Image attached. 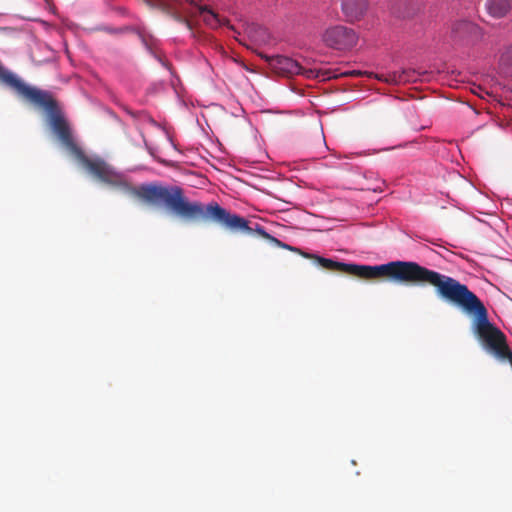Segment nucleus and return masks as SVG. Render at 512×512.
Masks as SVG:
<instances>
[{"instance_id":"obj_1","label":"nucleus","mask_w":512,"mask_h":512,"mask_svg":"<svg viewBox=\"0 0 512 512\" xmlns=\"http://www.w3.org/2000/svg\"><path fill=\"white\" fill-rule=\"evenodd\" d=\"M72 155L100 181L129 193L146 204L163 206L185 220L211 221L233 232H242L248 235L257 234L278 247L298 251V249L267 233L259 224H256L255 228L249 226L248 220L240 215L230 213L217 202H211L207 205L199 201L190 202L180 186L148 183L132 187L122 175L113 171L104 161L88 158L81 148H78V151H75Z\"/></svg>"},{"instance_id":"obj_2","label":"nucleus","mask_w":512,"mask_h":512,"mask_svg":"<svg viewBox=\"0 0 512 512\" xmlns=\"http://www.w3.org/2000/svg\"><path fill=\"white\" fill-rule=\"evenodd\" d=\"M417 285H430L443 299L460 306L465 312L476 318L475 333L497 358H508L511 363L512 352L509 350L505 334L489 322L488 312L482 301L465 284L458 280L425 267Z\"/></svg>"},{"instance_id":"obj_3","label":"nucleus","mask_w":512,"mask_h":512,"mask_svg":"<svg viewBox=\"0 0 512 512\" xmlns=\"http://www.w3.org/2000/svg\"><path fill=\"white\" fill-rule=\"evenodd\" d=\"M301 255L304 258L314 260L326 270L338 271L366 280L386 278L392 282L409 285H417L425 269L424 266L414 261L397 260L370 266L338 262L307 252H301Z\"/></svg>"},{"instance_id":"obj_4","label":"nucleus","mask_w":512,"mask_h":512,"mask_svg":"<svg viewBox=\"0 0 512 512\" xmlns=\"http://www.w3.org/2000/svg\"><path fill=\"white\" fill-rule=\"evenodd\" d=\"M23 99L36 107L44 109L49 115L51 128L61 143L71 154L78 151L80 147L74 142L70 127L62 116L57 101L49 91L32 87Z\"/></svg>"},{"instance_id":"obj_5","label":"nucleus","mask_w":512,"mask_h":512,"mask_svg":"<svg viewBox=\"0 0 512 512\" xmlns=\"http://www.w3.org/2000/svg\"><path fill=\"white\" fill-rule=\"evenodd\" d=\"M170 9L177 17H179V15L190 18L201 16L203 20L213 28L224 25L226 22V20L221 19L214 11L208 9L207 6L198 5L194 0H184L181 3L175 1L170 4Z\"/></svg>"},{"instance_id":"obj_6","label":"nucleus","mask_w":512,"mask_h":512,"mask_svg":"<svg viewBox=\"0 0 512 512\" xmlns=\"http://www.w3.org/2000/svg\"><path fill=\"white\" fill-rule=\"evenodd\" d=\"M322 40L329 48L344 51L353 48L357 44L358 35L352 28L335 25L324 31Z\"/></svg>"},{"instance_id":"obj_7","label":"nucleus","mask_w":512,"mask_h":512,"mask_svg":"<svg viewBox=\"0 0 512 512\" xmlns=\"http://www.w3.org/2000/svg\"><path fill=\"white\" fill-rule=\"evenodd\" d=\"M482 35V29L477 24L467 20L456 21L451 27V36L455 40L473 43L480 40Z\"/></svg>"},{"instance_id":"obj_8","label":"nucleus","mask_w":512,"mask_h":512,"mask_svg":"<svg viewBox=\"0 0 512 512\" xmlns=\"http://www.w3.org/2000/svg\"><path fill=\"white\" fill-rule=\"evenodd\" d=\"M270 68L281 76L290 77L293 75H299L301 72V65L294 59L276 55L272 57H266Z\"/></svg>"},{"instance_id":"obj_9","label":"nucleus","mask_w":512,"mask_h":512,"mask_svg":"<svg viewBox=\"0 0 512 512\" xmlns=\"http://www.w3.org/2000/svg\"><path fill=\"white\" fill-rule=\"evenodd\" d=\"M368 8L367 0H341V9L348 22L359 21Z\"/></svg>"},{"instance_id":"obj_10","label":"nucleus","mask_w":512,"mask_h":512,"mask_svg":"<svg viewBox=\"0 0 512 512\" xmlns=\"http://www.w3.org/2000/svg\"><path fill=\"white\" fill-rule=\"evenodd\" d=\"M0 82L13 89L18 96L23 98L33 86L27 85L11 71L0 64Z\"/></svg>"},{"instance_id":"obj_11","label":"nucleus","mask_w":512,"mask_h":512,"mask_svg":"<svg viewBox=\"0 0 512 512\" xmlns=\"http://www.w3.org/2000/svg\"><path fill=\"white\" fill-rule=\"evenodd\" d=\"M486 10L490 16L496 19L503 18L512 9L511 0H486Z\"/></svg>"},{"instance_id":"obj_12","label":"nucleus","mask_w":512,"mask_h":512,"mask_svg":"<svg viewBox=\"0 0 512 512\" xmlns=\"http://www.w3.org/2000/svg\"><path fill=\"white\" fill-rule=\"evenodd\" d=\"M250 36L260 44H268L271 41V34L267 28L253 25L249 29Z\"/></svg>"},{"instance_id":"obj_13","label":"nucleus","mask_w":512,"mask_h":512,"mask_svg":"<svg viewBox=\"0 0 512 512\" xmlns=\"http://www.w3.org/2000/svg\"><path fill=\"white\" fill-rule=\"evenodd\" d=\"M299 75H303L308 79L321 78L322 80L329 79L330 75L328 71L318 70L316 68H304L301 66V72Z\"/></svg>"},{"instance_id":"obj_14","label":"nucleus","mask_w":512,"mask_h":512,"mask_svg":"<svg viewBox=\"0 0 512 512\" xmlns=\"http://www.w3.org/2000/svg\"><path fill=\"white\" fill-rule=\"evenodd\" d=\"M501 61L512 66V46L502 55Z\"/></svg>"},{"instance_id":"obj_15","label":"nucleus","mask_w":512,"mask_h":512,"mask_svg":"<svg viewBox=\"0 0 512 512\" xmlns=\"http://www.w3.org/2000/svg\"><path fill=\"white\" fill-rule=\"evenodd\" d=\"M406 80L407 78L405 77V72H402L401 74L393 73L392 75H390V81L394 83H399Z\"/></svg>"}]
</instances>
